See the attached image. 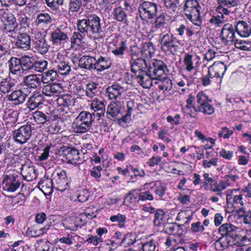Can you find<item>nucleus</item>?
Returning <instances> with one entry per match:
<instances>
[{
	"mask_svg": "<svg viewBox=\"0 0 251 251\" xmlns=\"http://www.w3.org/2000/svg\"><path fill=\"white\" fill-rule=\"evenodd\" d=\"M2 183L4 185V189L8 192L16 191L21 184L20 174L14 170L7 171L3 176Z\"/></svg>",
	"mask_w": 251,
	"mask_h": 251,
	"instance_id": "obj_1",
	"label": "nucleus"
},
{
	"mask_svg": "<svg viewBox=\"0 0 251 251\" xmlns=\"http://www.w3.org/2000/svg\"><path fill=\"white\" fill-rule=\"evenodd\" d=\"M169 71L166 64L161 60H153L150 63L148 72L150 76L154 77V79L166 75Z\"/></svg>",
	"mask_w": 251,
	"mask_h": 251,
	"instance_id": "obj_2",
	"label": "nucleus"
},
{
	"mask_svg": "<svg viewBox=\"0 0 251 251\" xmlns=\"http://www.w3.org/2000/svg\"><path fill=\"white\" fill-rule=\"evenodd\" d=\"M52 177L54 188L56 190L63 192L69 188V183L65 170H55L52 174Z\"/></svg>",
	"mask_w": 251,
	"mask_h": 251,
	"instance_id": "obj_3",
	"label": "nucleus"
},
{
	"mask_svg": "<svg viewBox=\"0 0 251 251\" xmlns=\"http://www.w3.org/2000/svg\"><path fill=\"white\" fill-rule=\"evenodd\" d=\"M140 16L142 19H152L157 13V5L150 1L143 2L138 8Z\"/></svg>",
	"mask_w": 251,
	"mask_h": 251,
	"instance_id": "obj_4",
	"label": "nucleus"
},
{
	"mask_svg": "<svg viewBox=\"0 0 251 251\" xmlns=\"http://www.w3.org/2000/svg\"><path fill=\"white\" fill-rule=\"evenodd\" d=\"M0 19L2 23L3 27L9 33L16 32L18 24L15 15L8 11H4L0 14Z\"/></svg>",
	"mask_w": 251,
	"mask_h": 251,
	"instance_id": "obj_5",
	"label": "nucleus"
},
{
	"mask_svg": "<svg viewBox=\"0 0 251 251\" xmlns=\"http://www.w3.org/2000/svg\"><path fill=\"white\" fill-rule=\"evenodd\" d=\"M70 28L67 26L61 25L51 33V41L54 44L66 43L69 39Z\"/></svg>",
	"mask_w": 251,
	"mask_h": 251,
	"instance_id": "obj_6",
	"label": "nucleus"
},
{
	"mask_svg": "<svg viewBox=\"0 0 251 251\" xmlns=\"http://www.w3.org/2000/svg\"><path fill=\"white\" fill-rule=\"evenodd\" d=\"M32 135L31 126L26 124L13 131V137L16 142L23 144L26 143Z\"/></svg>",
	"mask_w": 251,
	"mask_h": 251,
	"instance_id": "obj_7",
	"label": "nucleus"
},
{
	"mask_svg": "<svg viewBox=\"0 0 251 251\" xmlns=\"http://www.w3.org/2000/svg\"><path fill=\"white\" fill-rule=\"evenodd\" d=\"M235 27L232 25L227 23L223 26L221 30L222 40L226 45H231L236 39Z\"/></svg>",
	"mask_w": 251,
	"mask_h": 251,
	"instance_id": "obj_8",
	"label": "nucleus"
},
{
	"mask_svg": "<svg viewBox=\"0 0 251 251\" xmlns=\"http://www.w3.org/2000/svg\"><path fill=\"white\" fill-rule=\"evenodd\" d=\"M237 227L230 223H225L221 225L218 229V232L222 236L230 237L235 240L237 239Z\"/></svg>",
	"mask_w": 251,
	"mask_h": 251,
	"instance_id": "obj_9",
	"label": "nucleus"
},
{
	"mask_svg": "<svg viewBox=\"0 0 251 251\" xmlns=\"http://www.w3.org/2000/svg\"><path fill=\"white\" fill-rule=\"evenodd\" d=\"M88 24L89 31L93 34L99 35L102 32V28L100 24V19L96 14L88 15Z\"/></svg>",
	"mask_w": 251,
	"mask_h": 251,
	"instance_id": "obj_10",
	"label": "nucleus"
},
{
	"mask_svg": "<svg viewBox=\"0 0 251 251\" xmlns=\"http://www.w3.org/2000/svg\"><path fill=\"white\" fill-rule=\"evenodd\" d=\"M8 64L10 73L18 76L24 75L21 58L12 57L8 60Z\"/></svg>",
	"mask_w": 251,
	"mask_h": 251,
	"instance_id": "obj_11",
	"label": "nucleus"
},
{
	"mask_svg": "<svg viewBox=\"0 0 251 251\" xmlns=\"http://www.w3.org/2000/svg\"><path fill=\"white\" fill-rule=\"evenodd\" d=\"M21 170V174L25 180L30 181L36 178V170L32 163L29 162L23 164Z\"/></svg>",
	"mask_w": 251,
	"mask_h": 251,
	"instance_id": "obj_12",
	"label": "nucleus"
},
{
	"mask_svg": "<svg viewBox=\"0 0 251 251\" xmlns=\"http://www.w3.org/2000/svg\"><path fill=\"white\" fill-rule=\"evenodd\" d=\"M176 40V38L172 34L166 33L164 34L160 40L161 48H165L168 50L173 49L175 51H176L178 46L175 44Z\"/></svg>",
	"mask_w": 251,
	"mask_h": 251,
	"instance_id": "obj_13",
	"label": "nucleus"
},
{
	"mask_svg": "<svg viewBox=\"0 0 251 251\" xmlns=\"http://www.w3.org/2000/svg\"><path fill=\"white\" fill-rule=\"evenodd\" d=\"M15 46L24 50H29L31 46L30 36L26 33H20L17 37Z\"/></svg>",
	"mask_w": 251,
	"mask_h": 251,
	"instance_id": "obj_14",
	"label": "nucleus"
},
{
	"mask_svg": "<svg viewBox=\"0 0 251 251\" xmlns=\"http://www.w3.org/2000/svg\"><path fill=\"white\" fill-rule=\"evenodd\" d=\"M44 99L43 94L38 92H34L27 101V107L31 110L35 109L41 104H43L45 101Z\"/></svg>",
	"mask_w": 251,
	"mask_h": 251,
	"instance_id": "obj_15",
	"label": "nucleus"
},
{
	"mask_svg": "<svg viewBox=\"0 0 251 251\" xmlns=\"http://www.w3.org/2000/svg\"><path fill=\"white\" fill-rule=\"evenodd\" d=\"M61 87L59 83H49L42 88V94L48 97L58 96L61 92Z\"/></svg>",
	"mask_w": 251,
	"mask_h": 251,
	"instance_id": "obj_16",
	"label": "nucleus"
},
{
	"mask_svg": "<svg viewBox=\"0 0 251 251\" xmlns=\"http://www.w3.org/2000/svg\"><path fill=\"white\" fill-rule=\"evenodd\" d=\"M234 27L238 34L242 37H248L251 33V26L244 21H238Z\"/></svg>",
	"mask_w": 251,
	"mask_h": 251,
	"instance_id": "obj_17",
	"label": "nucleus"
},
{
	"mask_svg": "<svg viewBox=\"0 0 251 251\" xmlns=\"http://www.w3.org/2000/svg\"><path fill=\"white\" fill-rule=\"evenodd\" d=\"M21 61L24 75H26L27 73L33 72L34 58L27 55H24L21 57Z\"/></svg>",
	"mask_w": 251,
	"mask_h": 251,
	"instance_id": "obj_18",
	"label": "nucleus"
},
{
	"mask_svg": "<svg viewBox=\"0 0 251 251\" xmlns=\"http://www.w3.org/2000/svg\"><path fill=\"white\" fill-rule=\"evenodd\" d=\"M32 50L34 51H37L39 53L45 54L49 50V46L47 44L45 40L43 38H36L33 40Z\"/></svg>",
	"mask_w": 251,
	"mask_h": 251,
	"instance_id": "obj_19",
	"label": "nucleus"
},
{
	"mask_svg": "<svg viewBox=\"0 0 251 251\" xmlns=\"http://www.w3.org/2000/svg\"><path fill=\"white\" fill-rule=\"evenodd\" d=\"M62 152L66 156L68 162L75 163L79 159V152L75 148L68 147L65 148Z\"/></svg>",
	"mask_w": 251,
	"mask_h": 251,
	"instance_id": "obj_20",
	"label": "nucleus"
},
{
	"mask_svg": "<svg viewBox=\"0 0 251 251\" xmlns=\"http://www.w3.org/2000/svg\"><path fill=\"white\" fill-rule=\"evenodd\" d=\"M91 107L94 111V116L100 118L104 115L105 106L103 100L95 98L91 104Z\"/></svg>",
	"mask_w": 251,
	"mask_h": 251,
	"instance_id": "obj_21",
	"label": "nucleus"
},
{
	"mask_svg": "<svg viewBox=\"0 0 251 251\" xmlns=\"http://www.w3.org/2000/svg\"><path fill=\"white\" fill-rule=\"evenodd\" d=\"M125 91V88L118 84H113L106 89L108 96L111 100L116 99L121 96Z\"/></svg>",
	"mask_w": 251,
	"mask_h": 251,
	"instance_id": "obj_22",
	"label": "nucleus"
},
{
	"mask_svg": "<svg viewBox=\"0 0 251 251\" xmlns=\"http://www.w3.org/2000/svg\"><path fill=\"white\" fill-rule=\"evenodd\" d=\"M95 63V57L89 55H84L78 60V65L80 67L89 70L94 69Z\"/></svg>",
	"mask_w": 251,
	"mask_h": 251,
	"instance_id": "obj_23",
	"label": "nucleus"
},
{
	"mask_svg": "<svg viewBox=\"0 0 251 251\" xmlns=\"http://www.w3.org/2000/svg\"><path fill=\"white\" fill-rule=\"evenodd\" d=\"M23 82L25 86L32 89L37 88L41 83L40 79L35 75L25 76Z\"/></svg>",
	"mask_w": 251,
	"mask_h": 251,
	"instance_id": "obj_24",
	"label": "nucleus"
},
{
	"mask_svg": "<svg viewBox=\"0 0 251 251\" xmlns=\"http://www.w3.org/2000/svg\"><path fill=\"white\" fill-rule=\"evenodd\" d=\"M111 65V62L109 58L100 56L98 59L95 58L94 70L101 72L108 69Z\"/></svg>",
	"mask_w": 251,
	"mask_h": 251,
	"instance_id": "obj_25",
	"label": "nucleus"
},
{
	"mask_svg": "<svg viewBox=\"0 0 251 251\" xmlns=\"http://www.w3.org/2000/svg\"><path fill=\"white\" fill-rule=\"evenodd\" d=\"M26 94L21 90H15L8 96V100L14 101L15 104L23 103L25 100Z\"/></svg>",
	"mask_w": 251,
	"mask_h": 251,
	"instance_id": "obj_26",
	"label": "nucleus"
},
{
	"mask_svg": "<svg viewBox=\"0 0 251 251\" xmlns=\"http://www.w3.org/2000/svg\"><path fill=\"white\" fill-rule=\"evenodd\" d=\"M147 67L146 61L144 59L137 58L131 63V69L132 72L136 74L139 72V74H144V69Z\"/></svg>",
	"mask_w": 251,
	"mask_h": 251,
	"instance_id": "obj_27",
	"label": "nucleus"
},
{
	"mask_svg": "<svg viewBox=\"0 0 251 251\" xmlns=\"http://www.w3.org/2000/svg\"><path fill=\"white\" fill-rule=\"evenodd\" d=\"M155 51L154 45L152 42H149L143 44L141 52L144 57L151 58Z\"/></svg>",
	"mask_w": 251,
	"mask_h": 251,
	"instance_id": "obj_28",
	"label": "nucleus"
},
{
	"mask_svg": "<svg viewBox=\"0 0 251 251\" xmlns=\"http://www.w3.org/2000/svg\"><path fill=\"white\" fill-rule=\"evenodd\" d=\"M166 17L164 15H160L157 17L154 22V25L152 27L153 31L161 33L166 29Z\"/></svg>",
	"mask_w": 251,
	"mask_h": 251,
	"instance_id": "obj_29",
	"label": "nucleus"
},
{
	"mask_svg": "<svg viewBox=\"0 0 251 251\" xmlns=\"http://www.w3.org/2000/svg\"><path fill=\"white\" fill-rule=\"evenodd\" d=\"M90 127L87 124L81 122L79 119L75 118L72 124L73 129L75 133H85L90 129Z\"/></svg>",
	"mask_w": 251,
	"mask_h": 251,
	"instance_id": "obj_30",
	"label": "nucleus"
},
{
	"mask_svg": "<svg viewBox=\"0 0 251 251\" xmlns=\"http://www.w3.org/2000/svg\"><path fill=\"white\" fill-rule=\"evenodd\" d=\"M146 75L144 74H139L136 76L138 82L144 88H150L152 85V76H150L149 75L148 72H146Z\"/></svg>",
	"mask_w": 251,
	"mask_h": 251,
	"instance_id": "obj_31",
	"label": "nucleus"
},
{
	"mask_svg": "<svg viewBox=\"0 0 251 251\" xmlns=\"http://www.w3.org/2000/svg\"><path fill=\"white\" fill-rule=\"evenodd\" d=\"M63 226L67 229L71 231H76L81 226L78 224V221L73 218L68 217L63 220Z\"/></svg>",
	"mask_w": 251,
	"mask_h": 251,
	"instance_id": "obj_32",
	"label": "nucleus"
},
{
	"mask_svg": "<svg viewBox=\"0 0 251 251\" xmlns=\"http://www.w3.org/2000/svg\"><path fill=\"white\" fill-rule=\"evenodd\" d=\"M39 187L44 193L50 194L53 192L54 183L52 179L46 178L40 181L38 183Z\"/></svg>",
	"mask_w": 251,
	"mask_h": 251,
	"instance_id": "obj_33",
	"label": "nucleus"
},
{
	"mask_svg": "<svg viewBox=\"0 0 251 251\" xmlns=\"http://www.w3.org/2000/svg\"><path fill=\"white\" fill-rule=\"evenodd\" d=\"M200 5L197 0H186L183 10L186 12H199Z\"/></svg>",
	"mask_w": 251,
	"mask_h": 251,
	"instance_id": "obj_34",
	"label": "nucleus"
},
{
	"mask_svg": "<svg viewBox=\"0 0 251 251\" xmlns=\"http://www.w3.org/2000/svg\"><path fill=\"white\" fill-rule=\"evenodd\" d=\"M230 237L222 236L215 242V246L217 250H222L227 249L230 245Z\"/></svg>",
	"mask_w": 251,
	"mask_h": 251,
	"instance_id": "obj_35",
	"label": "nucleus"
},
{
	"mask_svg": "<svg viewBox=\"0 0 251 251\" xmlns=\"http://www.w3.org/2000/svg\"><path fill=\"white\" fill-rule=\"evenodd\" d=\"M58 74L56 71L50 70L42 74L41 80L43 83H49L57 79Z\"/></svg>",
	"mask_w": 251,
	"mask_h": 251,
	"instance_id": "obj_36",
	"label": "nucleus"
},
{
	"mask_svg": "<svg viewBox=\"0 0 251 251\" xmlns=\"http://www.w3.org/2000/svg\"><path fill=\"white\" fill-rule=\"evenodd\" d=\"M33 118L34 120L40 124H45L47 122L49 121L51 115L50 113L43 112L39 111H36L33 113Z\"/></svg>",
	"mask_w": 251,
	"mask_h": 251,
	"instance_id": "obj_37",
	"label": "nucleus"
},
{
	"mask_svg": "<svg viewBox=\"0 0 251 251\" xmlns=\"http://www.w3.org/2000/svg\"><path fill=\"white\" fill-rule=\"evenodd\" d=\"M114 19L116 21L123 23L127 22V14L121 6L114 9Z\"/></svg>",
	"mask_w": 251,
	"mask_h": 251,
	"instance_id": "obj_38",
	"label": "nucleus"
},
{
	"mask_svg": "<svg viewBox=\"0 0 251 251\" xmlns=\"http://www.w3.org/2000/svg\"><path fill=\"white\" fill-rule=\"evenodd\" d=\"M56 102L59 105L69 107L74 104L75 100L70 95L66 94L58 98Z\"/></svg>",
	"mask_w": 251,
	"mask_h": 251,
	"instance_id": "obj_39",
	"label": "nucleus"
},
{
	"mask_svg": "<svg viewBox=\"0 0 251 251\" xmlns=\"http://www.w3.org/2000/svg\"><path fill=\"white\" fill-rule=\"evenodd\" d=\"M15 85L13 80L4 79L0 82V90L3 94L8 93Z\"/></svg>",
	"mask_w": 251,
	"mask_h": 251,
	"instance_id": "obj_40",
	"label": "nucleus"
},
{
	"mask_svg": "<svg viewBox=\"0 0 251 251\" xmlns=\"http://www.w3.org/2000/svg\"><path fill=\"white\" fill-rule=\"evenodd\" d=\"M121 113V107L118 103L114 102L111 103L107 107V114L115 120L117 118L119 114Z\"/></svg>",
	"mask_w": 251,
	"mask_h": 251,
	"instance_id": "obj_41",
	"label": "nucleus"
},
{
	"mask_svg": "<svg viewBox=\"0 0 251 251\" xmlns=\"http://www.w3.org/2000/svg\"><path fill=\"white\" fill-rule=\"evenodd\" d=\"M94 117L93 114L92 115L88 111H82L76 118L79 119L81 122H83L91 126L94 120Z\"/></svg>",
	"mask_w": 251,
	"mask_h": 251,
	"instance_id": "obj_42",
	"label": "nucleus"
},
{
	"mask_svg": "<svg viewBox=\"0 0 251 251\" xmlns=\"http://www.w3.org/2000/svg\"><path fill=\"white\" fill-rule=\"evenodd\" d=\"M190 13H185L186 16L195 25L200 26L201 25V19L200 15V10L199 12H191Z\"/></svg>",
	"mask_w": 251,
	"mask_h": 251,
	"instance_id": "obj_43",
	"label": "nucleus"
},
{
	"mask_svg": "<svg viewBox=\"0 0 251 251\" xmlns=\"http://www.w3.org/2000/svg\"><path fill=\"white\" fill-rule=\"evenodd\" d=\"M158 84L159 89L160 90L170 91L172 88V81L168 77H165L163 80H158L155 82Z\"/></svg>",
	"mask_w": 251,
	"mask_h": 251,
	"instance_id": "obj_44",
	"label": "nucleus"
},
{
	"mask_svg": "<svg viewBox=\"0 0 251 251\" xmlns=\"http://www.w3.org/2000/svg\"><path fill=\"white\" fill-rule=\"evenodd\" d=\"M188 107L190 108V107ZM191 107L193 108L195 112H201L205 114L210 115L214 112V107L208 102L204 104L203 106H199L198 109L194 105H192Z\"/></svg>",
	"mask_w": 251,
	"mask_h": 251,
	"instance_id": "obj_45",
	"label": "nucleus"
},
{
	"mask_svg": "<svg viewBox=\"0 0 251 251\" xmlns=\"http://www.w3.org/2000/svg\"><path fill=\"white\" fill-rule=\"evenodd\" d=\"M51 22V18L50 15L47 13H42L38 15L35 21L37 25H48Z\"/></svg>",
	"mask_w": 251,
	"mask_h": 251,
	"instance_id": "obj_46",
	"label": "nucleus"
},
{
	"mask_svg": "<svg viewBox=\"0 0 251 251\" xmlns=\"http://www.w3.org/2000/svg\"><path fill=\"white\" fill-rule=\"evenodd\" d=\"M164 5L168 11L175 13L179 7V0H164Z\"/></svg>",
	"mask_w": 251,
	"mask_h": 251,
	"instance_id": "obj_47",
	"label": "nucleus"
},
{
	"mask_svg": "<svg viewBox=\"0 0 251 251\" xmlns=\"http://www.w3.org/2000/svg\"><path fill=\"white\" fill-rule=\"evenodd\" d=\"M58 71L61 75H67L72 71L69 62L67 61L60 62L57 65Z\"/></svg>",
	"mask_w": 251,
	"mask_h": 251,
	"instance_id": "obj_48",
	"label": "nucleus"
},
{
	"mask_svg": "<svg viewBox=\"0 0 251 251\" xmlns=\"http://www.w3.org/2000/svg\"><path fill=\"white\" fill-rule=\"evenodd\" d=\"M77 27L81 33H87L89 31L88 16L85 19L79 20L77 22Z\"/></svg>",
	"mask_w": 251,
	"mask_h": 251,
	"instance_id": "obj_49",
	"label": "nucleus"
},
{
	"mask_svg": "<svg viewBox=\"0 0 251 251\" xmlns=\"http://www.w3.org/2000/svg\"><path fill=\"white\" fill-rule=\"evenodd\" d=\"M234 43L235 47L243 50H251V42L250 41L236 39Z\"/></svg>",
	"mask_w": 251,
	"mask_h": 251,
	"instance_id": "obj_50",
	"label": "nucleus"
},
{
	"mask_svg": "<svg viewBox=\"0 0 251 251\" xmlns=\"http://www.w3.org/2000/svg\"><path fill=\"white\" fill-rule=\"evenodd\" d=\"M110 220L112 222H118L120 227H125L126 222V217L125 215L118 214L116 215L111 216Z\"/></svg>",
	"mask_w": 251,
	"mask_h": 251,
	"instance_id": "obj_51",
	"label": "nucleus"
},
{
	"mask_svg": "<svg viewBox=\"0 0 251 251\" xmlns=\"http://www.w3.org/2000/svg\"><path fill=\"white\" fill-rule=\"evenodd\" d=\"M193 57V55L192 54L185 53L183 59V62L186 66V70L189 72L192 71L194 68Z\"/></svg>",
	"mask_w": 251,
	"mask_h": 251,
	"instance_id": "obj_52",
	"label": "nucleus"
},
{
	"mask_svg": "<svg viewBox=\"0 0 251 251\" xmlns=\"http://www.w3.org/2000/svg\"><path fill=\"white\" fill-rule=\"evenodd\" d=\"M217 73L222 76L224 75L226 70V66L223 62H215L212 65Z\"/></svg>",
	"mask_w": 251,
	"mask_h": 251,
	"instance_id": "obj_53",
	"label": "nucleus"
},
{
	"mask_svg": "<svg viewBox=\"0 0 251 251\" xmlns=\"http://www.w3.org/2000/svg\"><path fill=\"white\" fill-rule=\"evenodd\" d=\"M164 215L165 212L162 209H159L155 211L153 222L156 226H159L162 223Z\"/></svg>",
	"mask_w": 251,
	"mask_h": 251,
	"instance_id": "obj_54",
	"label": "nucleus"
},
{
	"mask_svg": "<svg viewBox=\"0 0 251 251\" xmlns=\"http://www.w3.org/2000/svg\"><path fill=\"white\" fill-rule=\"evenodd\" d=\"M48 64L46 60L37 61L35 59L33 71L43 72L47 68Z\"/></svg>",
	"mask_w": 251,
	"mask_h": 251,
	"instance_id": "obj_55",
	"label": "nucleus"
},
{
	"mask_svg": "<svg viewBox=\"0 0 251 251\" xmlns=\"http://www.w3.org/2000/svg\"><path fill=\"white\" fill-rule=\"evenodd\" d=\"M176 227V223H167L164 225L163 230L168 234L175 235Z\"/></svg>",
	"mask_w": 251,
	"mask_h": 251,
	"instance_id": "obj_56",
	"label": "nucleus"
},
{
	"mask_svg": "<svg viewBox=\"0 0 251 251\" xmlns=\"http://www.w3.org/2000/svg\"><path fill=\"white\" fill-rule=\"evenodd\" d=\"M135 192V190H132L130 192H129L127 194L124 200V201L128 202L129 203H132L140 201V200H139V194H133V193Z\"/></svg>",
	"mask_w": 251,
	"mask_h": 251,
	"instance_id": "obj_57",
	"label": "nucleus"
},
{
	"mask_svg": "<svg viewBox=\"0 0 251 251\" xmlns=\"http://www.w3.org/2000/svg\"><path fill=\"white\" fill-rule=\"evenodd\" d=\"M126 48V41L123 40L121 42L120 46L112 51V53L116 56H122L124 54L125 50Z\"/></svg>",
	"mask_w": 251,
	"mask_h": 251,
	"instance_id": "obj_58",
	"label": "nucleus"
},
{
	"mask_svg": "<svg viewBox=\"0 0 251 251\" xmlns=\"http://www.w3.org/2000/svg\"><path fill=\"white\" fill-rule=\"evenodd\" d=\"M48 7L52 10H56L62 5L64 0H45Z\"/></svg>",
	"mask_w": 251,
	"mask_h": 251,
	"instance_id": "obj_59",
	"label": "nucleus"
},
{
	"mask_svg": "<svg viewBox=\"0 0 251 251\" xmlns=\"http://www.w3.org/2000/svg\"><path fill=\"white\" fill-rule=\"evenodd\" d=\"M197 101L199 104V106H203L204 104L208 101H211V100L203 92H200L197 95Z\"/></svg>",
	"mask_w": 251,
	"mask_h": 251,
	"instance_id": "obj_60",
	"label": "nucleus"
},
{
	"mask_svg": "<svg viewBox=\"0 0 251 251\" xmlns=\"http://www.w3.org/2000/svg\"><path fill=\"white\" fill-rule=\"evenodd\" d=\"M36 0H14L13 5L22 7L25 5L34 6Z\"/></svg>",
	"mask_w": 251,
	"mask_h": 251,
	"instance_id": "obj_61",
	"label": "nucleus"
},
{
	"mask_svg": "<svg viewBox=\"0 0 251 251\" xmlns=\"http://www.w3.org/2000/svg\"><path fill=\"white\" fill-rule=\"evenodd\" d=\"M82 4L79 0H70V10L72 12H77Z\"/></svg>",
	"mask_w": 251,
	"mask_h": 251,
	"instance_id": "obj_62",
	"label": "nucleus"
},
{
	"mask_svg": "<svg viewBox=\"0 0 251 251\" xmlns=\"http://www.w3.org/2000/svg\"><path fill=\"white\" fill-rule=\"evenodd\" d=\"M218 1L220 6H226L230 7L236 6L238 0H218Z\"/></svg>",
	"mask_w": 251,
	"mask_h": 251,
	"instance_id": "obj_63",
	"label": "nucleus"
},
{
	"mask_svg": "<svg viewBox=\"0 0 251 251\" xmlns=\"http://www.w3.org/2000/svg\"><path fill=\"white\" fill-rule=\"evenodd\" d=\"M155 245L153 241L148 242L142 245V250L143 251H154Z\"/></svg>",
	"mask_w": 251,
	"mask_h": 251,
	"instance_id": "obj_64",
	"label": "nucleus"
}]
</instances>
